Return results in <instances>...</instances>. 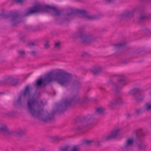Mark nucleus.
I'll use <instances>...</instances> for the list:
<instances>
[{
	"label": "nucleus",
	"instance_id": "21",
	"mask_svg": "<svg viewBox=\"0 0 151 151\" xmlns=\"http://www.w3.org/2000/svg\"><path fill=\"white\" fill-rule=\"evenodd\" d=\"M105 109L102 107L96 109L95 111V114L96 115H101L104 113Z\"/></svg>",
	"mask_w": 151,
	"mask_h": 151
},
{
	"label": "nucleus",
	"instance_id": "24",
	"mask_svg": "<svg viewBox=\"0 0 151 151\" xmlns=\"http://www.w3.org/2000/svg\"><path fill=\"white\" fill-rule=\"evenodd\" d=\"M13 77L10 76L7 78H5L3 82L4 84H11V81L13 80Z\"/></svg>",
	"mask_w": 151,
	"mask_h": 151
},
{
	"label": "nucleus",
	"instance_id": "25",
	"mask_svg": "<svg viewBox=\"0 0 151 151\" xmlns=\"http://www.w3.org/2000/svg\"><path fill=\"white\" fill-rule=\"evenodd\" d=\"M144 109L147 111H151V104L149 103H147L145 104Z\"/></svg>",
	"mask_w": 151,
	"mask_h": 151
},
{
	"label": "nucleus",
	"instance_id": "43",
	"mask_svg": "<svg viewBox=\"0 0 151 151\" xmlns=\"http://www.w3.org/2000/svg\"><path fill=\"white\" fill-rule=\"evenodd\" d=\"M106 1L109 2H112L114 0H106Z\"/></svg>",
	"mask_w": 151,
	"mask_h": 151
},
{
	"label": "nucleus",
	"instance_id": "11",
	"mask_svg": "<svg viewBox=\"0 0 151 151\" xmlns=\"http://www.w3.org/2000/svg\"><path fill=\"white\" fill-rule=\"evenodd\" d=\"M119 131L120 130L119 129L113 130L110 135L103 137L101 139V141H108L111 139L115 138L119 135Z\"/></svg>",
	"mask_w": 151,
	"mask_h": 151
},
{
	"label": "nucleus",
	"instance_id": "46",
	"mask_svg": "<svg viewBox=\"0 0 151 151\" xmlns=\"http://www.w3.org/2000/svg\"><path fill=\"white\" fill-rule=\"evenodd\" d=\"M149 1L151 2V0H148Z\"/></svg>",
	"mask_w": 151,
	"mask_h": 151
},
{
	"label": "nucleus",
	"instance_id": "1",
	"mask_svg": "<svg viewBox=\"0 0 151 151\" xmlns=\"http://www.w3.org/2000/svg\"><path fill=\"white\" fill-rule=\"evenodd\" d=\"M32 89V87H29L28 85L26 86L24 91L22 92L17 99L14 102V106H22V99L28 97L27 105L28 114L32 117L37 118L44 122L54 120L55 114L61 113L68 107L78 104V96L77 95L63 99L60 103L56 105V107L51 111V114H50L47 111H44L41 105L35 98L33 97L29 98L31 95V91Z\"/></svg>",
	"mask_w": 151,
	"mask_h": 151
},
{
	"label": "nucleus",
	"instance_id": "19",
	"mask_svg": "<svg viewBox=\"0 0 151 151\" xmlns=\"http://www.w3.org/2000/svg\"><path fill=\"white\" fill-rule=\"evenodd\" d=\"M16 112L14 110L7 111L2 113L1 115L4 116H8L12 117L14 116L16 114Z\"/></svg>",
	"mask_w": 151,
	"mask_h": 151
},
{
	"label": "nucleus",
	"instance_id": "23",
	"mask_svg": "<svg viewBox=\"0 0 151 151\" xmlns=\"http://www.w3.org/2000/svg\"><path fill=\"white\" fill-rule=\"evenodd\" d=\"M51 138L55 142H59L63 140L65 138L59 136H56L52 137Z\"/></svg>",
	"mask_w": 151,
	"mask_h": 151
},
{
	"label": "nucleus",
	"instance_id": "32",
	"mask_svg": "<svg viewBox=\"0 0 151 151\" xmlns=\"http://www.w3.org/2000/svg\"><path fill=\"white\" fill-rule=\"evenodd\" d=\"M144 32L149 36L151 35V31L148 29L145 28L143 30Z\"/></svg>",
	"mask_w": 151,
	"mask_h": 151
},
{
	"label": "nucleus",
	"instance_id": "2",
	"mask_svg": "<svg viewBox=\"0 0 151 151\" xmlns=\"http://www.w3.org/2000/svg\"><path fill=\"white\" fill-rule=\"evenodd\" d=\"M51 9L55 12L52 15V16H58L61 15L60 11L54 6L49 5L43 6L40 4L35 5L33 6L25 9L24 13L21 14L18 11L11 12L8 14L4 13L0 14V19H8L10 23L13 26L18 24L21 22V17H26L31 15L34 14L42 12H46Z\"/></svg>",
	"mask_w": 151,
	"mask_h": 151
},
{
	"label": "nucleus",
	"instance_id": "31",
	"mask_svg": "<svg viewBox=\"0 0 151 151\" xmlns=\"http://www.w3.org/2000/svg\"><path fill=\"white\" fill-rule=\"evenodd\" d=\"M102 141H101H101L98 140H96L95 141H93V145H96L98 147H99L101 146V143Z\"/></svg>",
	"mask_w": 151,
	"mask_h": 151
},
{
	"label": "nucleus",
	"instance_id": "44",
	"mask_svg": "<svg viewBox=\"0 0 151 151\" xmlns=\"http://www.w3.org/2000/svg\"><path fill=\"white\" fill-rule=\"evenodd\" d=\"M4 93L3 92H0V94H4Z\"/></svg>",
	"mask_w": 151,
	"mask_h": 151
},
{
	"label": "nucleus",
	"instance_id": "33",
	"mask_svg": "<svg viewBox=\"0 0 151 151\" xmlns=\"http://www.w3.org/2000/svg\"><path fill=\"white\" fill-rule=\"evenodd\" d=\"M60 42H55L54 44V47L56 49H60Z\"/></svg>",
	"mask_w": 151,
	"mask_h": 151
},
{
	"label": "nucleus",
	"instance_id": "38",
	"mask_svg": "<svg viewBox=\"0 0 151 151\" xmlns=\"http://www.w3.org/2000/svg\"><path fill=\"white\" fill-rule=\"evenodd\" d=\"M29 53L32 55H35L36 54V52L35 51H32L29 52Z\"/></svg>",
	"mask_w": 151,
	"mask_h": 151
},
{
	"label": "nucleus",
	"instance_id": "41",
	"mask_svg": "<svg viewBox=\"0 0 151 151\" xmlns=\"http://www.w3.org/2000/svg\"><path fill=\"white\" fill-rule=\"evenodd\" d=\"M19 40L21 41L22 42H24V37H22L20 38Z\"/></svg>",
	"mask_w": 151,
	"mask_h": 151
},
{
	"label": "nucleus",
	"instance_id": "10",
	"mask_svg": "<svg viewBox=\"0 0 151 151\" xmlns=\"http://www.w3.org/2000/svg\"><path fill=\"white\" fill-rule=\"evenodd\" d=\"M142 90L139 88H134L131 90L130 93L134 96V98L137 101L142 100L143 97L142 96Z\"/></svg>",
	"mask_w": 151,
	"mask_h": 151
},
{
	"label": "nucleus",
	"instance_id": "20",
	"mask_svg": "<svg viewBox=\"0 0 151 151\" xmlns=\"http://www.w3.org/2000/svg\"><path fill=\"white\" fill-rule=\"evenodd\" d=\"M126 45V43H120L114 44L113 46L114 47V49L116 51L120 50L123 48Z\"/></svg>",
	"mask_w": 151,
	"mask_h": 151
},
{
	"label": "nucleus",
	"instance_id": "36",
	"mask_svg": "<svg viewBox=\"0 0 151 151\" xmlns=\"http://www.w3.org/2000/svg\"><path fill=\"white\" fill-rule=\"evenodd\" d=\"M69 147L67 146L63 148H61L60 149L61 151H67Z\"/></svg>",
	"mask_w": 151,
	"mask_h": 151
},
{
	"label": "nucleus",
	"instance_id": "49",
	"mask_svg": "<svg viewBox=\"0 0 151 151\" xmlns=\"http://www.w3.org/2000/svg\"><path fill=\"white\" fill-rule=\"evenodd\" d=\"M150 94H151V92H150Z\"/></svg>",
	"mask_w": 151,
	"mask_h": 151
},
{
	"label": "nucleus",
	"instance_id": "5",
	"mask_svg": "<svg viewBox=\"0 0 151 151\" xmlns=\"http://www.w3.org/2000/svg\"><path fill=\"white\" fill-rule=\"evenodd\" d=\"M134 133L136 137L134 141L137 144V148L141 151L145 150L148 146L142 139L145 136V133L142 129H138L134 131Z\"/></svg>",
	"mask_w": 151,
	"mask_h": 151
},
{
	"label": "nucleus",
	"instance_id": "3",
	"mask_svg": "<svg viewBox=\"0 0 151 151\" xmlns=\"http://www.w3.org/2000/svg\"><path fill=\"white\" fill-rule=\"evenodd\" d=\"M72 78V76L71 74L63 70H59L48 73L43 78L38 79L36 81L35 86L37 89L45 87L48 83L55 80L61 86L66 87L70 85Z\"/></svg>",
	"mask_w": 151,
	"mask_h": 151
},
{
	"label": "nucleus",
	"instance_id": "42",
	"mask_svg": "<svg viewBox=\"0 0 151 151\" xmlns=\"http://www.w3.org/2000/svg\"><path fill=\"white\" fill-rule=\"evenodd\" d=\"M37 151H45V148L44 147L40 148L39 150Z\"/></svg>",
	"mask_w": 151,
	"mask_h": 151
},
{
	"label": "nucleus",
	"instance_id": "22",
	"mask_svg": "<svg viewBox=\"0 0 151 151\" xmlns=\"http://www.w3.org/2000/svg\"><path fill=\"white\" fill-rule=\"evenodd\" d=\"M145 112V111L144 108H138L135 110V114L136 116H139Z\"/></svg>",
	"mask_w": 151,
	"mask_h": 151
},
{
	"label": "nucleus",
	"instance_id": "14",
	"mask_svg": "<svg viewBox=\"0 0 151 151\" xmlns=\"http://www.w3.org/2000/svg\"><path fill=\"white\" fill-rule=\"evenodd\" d=\"M122 103L123 100L122 98L119 96H116L110 102L109 106L111 107L113 105L121 104Z\"/></svg>",
	"mask_w": 151,
	"mask_h": 151
},
{
	"label": "nucleus",
	"instance_id": "26",
	"mask_svg": "<svg viewBox=\"0 0 151 151\" xmlns=\"http://www.w3.org/2000/svg\"><path fill=\"white\" fill-rule=\"evenodd\" d=\"M17 52L19 55L20 57L22 58H24L25 57V53L24 50H19L17 51Z\"/></svg>",
	"mask_w": 151,
	"mask_h": 151
},
{
	"label": "nucleus",
	"instance_id": "39",
	"mask_svg": "<svg viewBox=\"0 0 151 151\" xmlns=\"http://www.w3.org/2000/svg\"><path fill=\"white\" fill-rule=\"evenodd\" d=\"M28 45L29 46H34L35 45V43L33 42H29L28 43Z\"/></svg>",
	"mask_w": 151,
	"mask_h": 151
},
{
	"label": "nucleus",
	"instance_id": "12",
	"mask_svg": "<svg viewBox=\"0 0 151 151\" xmlns=\"http://www.w3.org/2000/svg\"><path fill=\"white\" fill-rule=\"evenodd\" d=\"M134 142L133 139H128L127 140L124 146L122 147V149L125 151L131 150Z\"/></svg>",
	"mask_w": 151,
	"mask_h": 151
},
{
	"label": "nucleus",
	"instance_id": "47",
	"mask_svg": "<svg viewBox=\"0 0 151 151\" xmlns=\"http://www.w3.org/2000/svg\"><path fill=\"white\" fill-rule=\"evenodd\" d=\"M2 83H1V82H0V85H1Z\"/></svg>",
	"mask_w": 151,
	"mask_h": 151
},
{
	"label": "nucleus",
	"instance_id": "29",
	"mask_svg": "<svg viewBox=\"0 0 151 151\" xmlns=\"http://www.w3.org/2000/svg\"><path fill=\"white\" fill-rule=\"evenodd\" d=\"M82 124L79 126L77 127L76 128V129L77 131H80L83 129L84 128L87 127V126H85V124Z\"/></svg>",
	"mask_w": 151,
	"mask_h": 151
},
{
	"label": "nucleus",
	"instance_id": "48",
	"mask_svg": "<svg viewBox=\"0 0 151 151\" xmlns=\"http://www.w3.org/2000/svg\"><path fill=\"white\" fill-rule=\"evenodd\" d=\"M115 76V75H114V76Z\"/></svg>",
	"mask_w": 151,
	"mask_h": 151
},
{
	"label": "nucleus",
	"instance_id": "16",
	"mask_svg": "<svg viewBox=\"0 0 151 151\" xmlns=\"http://www.w3.org/2000/svg\"><path fill=\"white\" fill-rule=\"evenodd\" d=\"M12 132L11 133L10 136H16L18 137H22L24 134V131L21 129L17 130H11Z\"/></svg>",
	"mask_w": 151,
	"mask_h": 151
},
{
	"label": "nucleus",
	"instance_id": "18",
	"mask_svg": "<svg viewBox=\"0 0 151 151\" xmlns=\"http://www.w3.org/2000/svg\"><path fill=\"white\" fill-rule=\"evenodd\" d=\"M91 72L95 75L99 74L102 71V68L99 67H94L90 70Z\"/></svg>",
	"mask_w": 151,
	"mask_h": 151
},
{
	"label": "nucleus",
	"instance_id": "6",
	"mask_svg": "<svg viewBox=\"0 0 151 151\" xmlns=\"http://www.w3.org/2000/svg\"><path fill=\"white\" fill-rule=\"evenodd\" d=\"M78 14H81L86 19L89 20H93L98 19V17L96 15H89L85 10L71 9L70 12L66 14L65 17L66 21H69L70 19L76 16Z\"/></svg>",
	"mask_w": 151,
	"mask_h": 151
},
{
	"label": "nucleus",
	"instance_id": "40",
	"mask_svg": "<svg viewBox=\"0 0 151 151\" xmlns=\"http://www.w3.org/2000/svg\"><path fill=\"white\" fill-rule=\"evenodd\" d=\"M126 116L127 118H130L131 116V115L129 113H127L126 114Z\"/></svg>",
	"mask_w": 151,
	"mask_h": 151
},
{
	"label": "nucleus",
	"instance_id": "30",
	"mask_svg": "<svg viewBox=\"0 0 151 151\" xmlns=\"http://www.w3.org/2000/svg\"><path fill=\"white\" fill-rule=\"evenodd\" d=\"M79 148L78 145H74L70 151H79Z\"/></svg>",
	"mask_w": 151,
	"mask_h": 151
},
{
	"label": "nucleus",
	"instance_id": "17",
	"mask_svg": "<svg viewBox=\"0 0 151 151\" xmlns=\"http://www.w3.org/2000/svg\"><path fill=\"white\" fill-rule=\"evenodd\" d=\"M82 86V83L78 80H74L72 83V87L75 90H79L81 88Z\"/></svg>",
	"mask_w": 151,
	"mask_h": 151
},
{
	"label": "nucleus",
	"instance_id": "13",
	"mask_svg": "<svg viewBox=\"0 0 151 151\" xmlns=\"http://www.w3.org/2000/svg\"><path fill=\"white\" fill-rule=\"evenodd\" d=\"M11 130L9 129L7 126L5 124L0 125V133L5 136H10L12 133Z\"/></svg>",
	"mask_w": 151,
	"mask_h": 151
},
{
	"label": "nucleus",
	"instance_id": "34",
	"mask_svg": "<svg viewBox=\"0 0 151 151\" xmlns=\"http://www.w3.org/2000/svg\"><path fill=\"white\" fill-rule=\"evenodd\" d=\"M13 2L17 4H22L24 1L23 0H12Z\"/></svg>",
	"mask_w": 151,
	"mask_h": 151
},
{
	"label": "nucleus",
	"instance_id": "35",
	"mask_svg": "<svg viewBox=\"0 0 151 151\" xmlns=\"http://www.w3.org/2000/svg\"><path fill=\"white\" fill-rule=\"evenodd\" d=\"M44 47L45 49H48L50 47V45L48 44V42L47 41H46V43L44 44Z\"/></svg>",
	"mask_w": 151,
	"mask_h": 151
},
{
	"label": "nucleus",
	"instance_id": "37",
	"mask_svg": "<svg viewBox=\"0 0 151 151\" xmlns=\"http://www.w3.org/2000/svg\"><path fill=\"white\" fill-rule=\"evenodd\" d=\"M89 56V54L86 52H84L82 54V56L85 57Z\"/></svg>",
	"mask_w": 151,
	"mask_h": 151
},
{
	"label": "nucleus",
	"instance_id": "45",
	"mask_svg": "<svg viewBox=\"0 0 151 151\" xmlns=\"http://www.w3.org/2000/svg\"><path fill=\"white\" fill-rule=\"evenodd\" d=\"M141 1H146V0H140Z\"/></svg>",
	"mask_w": 151,
	"mask_h": 151
},
{
	"label": "nucleus",
	"instance_id": "7",
	"mask_svg": "<svg viewBox=\"0 0 151 151\" xmlns=\"http://www.w3.org/2000/svg\"><path fill=\"white\" fill-rule=\"evenodd\" d=\"M117 81L116 83L113 82V80L112 79L109 81V83L113 84L112 89L116 93H118L122 86L127 83L126 81V78L124 75H120L117 76Z\"/></svg>",
	"mask_w": 151,
	"mask_h": 151
},
{
	"label": "nucleus",
	"instance_id": "8",
	"mask_svg": "<svg viewBox=\"0 0 151 151\" xmlns=\"http://www.w3.org/2000/svg\"><path fill=\"white\" fill-rule=\"evenodd\" d=\"M141 4L139 5L134 8L132 11H127L121 14L119 16V19L122 20L127 18L131 17L133 16L134 13H137L139 14V22H141V19L143 18L141 14L142 12H144L143 11H141Z\"/></svg>",
	"mask_w": 151,
	"mask_h": 151
},
{
	"label": "nucleus",
	"instance_id": "27",
	"mask_svg": "<svg viewBox=\"0 0 151 151\" xmlns=\"http://www.w3.org/2000/svg\"><path fill=\"white\" fill-rule=\"evenodd\" d=\"M93 140H84L83 144H85L89 146L91 145H93Z\"/></svg>",
	"mask_w": 151,
	"mask_h": 151
},
{
	"label": "nucleus",
	"instance_id": "4",
	"mask_svg": "<svg viewBox=\"0 0 151 151\" xmlns=\"http://www.w3.org/2000/svg\"><path fill=\"white\" fill-rule=\"evenodd\" d=\"M73 38H79L81 42L83 44H88L92 42L96 39L93 35L87 33L84 28L81 27L78 31L73 34Z\"/></svg>",
	"mask_w": 151,
	"mask_h": 151
},
{
	"label": "nucleus",
	"instance_id": "15",
	"mask_svg": "<svg viewBox=\"0 0 151 151\" xmlns=\"http://www.w3.org/2000/svg\"><path fill=\"white\" fill-rule=\"evenodd\" d=\"M141 11H143L142 12L141 15L143 17V18L141 19V21H142L145 19H147L150 17H151V13L150 14H147L146 12V6L144 4H141Z\"/></svg>",
	"mask_w": 151,
	"mask_h": 151
},
{
	"label": "nucleus",
	"instance_id": "28",
	"mask_svg": "<svg viewBox=\"0 0 151 151\" xmlns=\"http://www.w3.org/2000/svg\"><path fill=\"white\" fill-rule=\"evenodd\" d=\"M13 80L11 81V85L13 86H16L18 83V80L13 78Z\"/></svg>",
	"mask_w": 151,
	"mask_h": 151
},
{
	"label": "nucleus",
	"instance_id": "9",
	"mask_svg": "<svg viewBox=\"0 0 151 151\" xmlns=\"http://www.w3.org/2000/svg\"><path fill=\"white\" fill-rule=\"evenodd\" d=\"M94 118L93 115L89 114L81 117L77 119L81 123L84 124L85 126H88L93 123V120L94 119Z\"/></svg>",
	"mask_w": 151,
	"mask_h": 151
}]
</instances>
